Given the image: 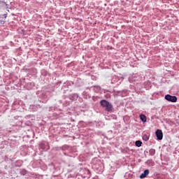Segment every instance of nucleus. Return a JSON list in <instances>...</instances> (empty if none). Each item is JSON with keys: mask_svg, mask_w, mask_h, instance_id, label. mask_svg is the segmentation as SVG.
<instances>
[{"mask_svg": "<svg viewBox=\"0 0 179 179\" xmlns=\"http://www.w3.org/2000/svg\"><path fill=\"white\" fill-rule=\"evenodd\" d=\"M66 149H68V145H63V146L62 147V150H66Z\"/></svg>", "mask_w": 179, "mask_h": 179, "instance_id": "obj_15", "label": "nucleus"}, {"mask_svg": "<svg viewBox=\"0 0 179 179\" xmlns=\"http://www.w3.org/2000/svg\"><path fill=\"white\" fill-rule=\"evenodd\" d=\"M140 119L143 122H146L147 121L146 116L145 115H140Z\"/></svg>", "mask_w": 179, "mask_h": 179, "instance_id": "obj_9", "label": "nucleus"}, {"mask_svg": "<svg viewBox=\"0 0 179 179\" xmlns=\"http://www.w3.org/2000/svg\"><path fill=\"white\" fill-rule=\"evenodd\" d=\"M105 108L106 111H108V112L113 111V104L110 103L109 102Z\"/></svg>", "mask_w": 179, "mask_h": 179, "instance_id": "obj_7", "label": "nucleus"}, {"mask_svg": "<svg viewBox=\"0 0 179 179\" xmlns=\"http://www.w3.org/2000/svg\"><path fill=\"white\" fill-rule=\"evenodd\" d=\"M16 163H17V165H16V166H17V167H20V166H22V164L20 163V161H17Z\"/></svg>", "mask_w": 179, "mask_h": 179, "instance_id": "obj_16", "label": "nucleus"}, {"mask_svg": "<svg viewBox=\"0 0 179 179\" xmlns=\"http://www.w3.org/2000/svg\"><path fill=\"white\" fill-rule=\"evenodd\" d=\"M20 173L21 176H26V174H27V171H26V169H22L20 171Z\"/></svg>", "mask_w": 179, "mask_h": 179, "instance_id": "obj_12", "label": "nucleus"}, {"mask_svg": "<svg viewBox=\"0 0 179 179\" xmlns=\"http://www.w3.org/2000/svg\"><path fill=\"white\" fill-rule=\"evenodd\" d=\"M151 153H155V150H151Z\"/></svg>", "mask_w": 179, "mask_h": 179, "instance_id": "obj_18", "label": "nucleus"}, {"mask_svg": "<svg viewBox=\"0 0 179 179\" xmlns=\"http://www.w3.org/2000/svg\"><path fill=\"white\" fill-rule=\"evenodd\" d=\"M118 80H120V78H118V76H113L112 79L110 80V83L112 85H114V83H117V82H118Z\"/></svg>", "mask_w": 179, "mask_h": 179, "instance_id": "obj_5", "label": "nucleus"}, {"mask_svg": "<svg viewBox=\"0 0 179 179\" xmlns=\"http://www.w3.org/2000/svg\"><path fill=\"white\" fill-rule=\"evenodd\" d=\"M38 106L39 108H41V106H40V105H38Z\"/></svg>", "mask_w": 179, "mask_h": 179, "instance_id": "obj_21", "label": "nucleus"}, {"mask_svg": "<svg viewBox=\"0 0 179 179\" xmlns=\"http://www.w3.org/2000/svg\"><path fill=\"white\" fill-rule=\"evenodd\" d=\"M165 99L167 101H171V103H176L177 101V96L167 94L165 96Z\"/></svg>", "mask_w": 179, "mask_h": 179, "instance_id": "obj_1", "label": "nucleus"}, {"mask_svg": "<svg viewBox=\"0 0 179 179\" xmlns=\"http://www.w3.org/2000/svg\"><path fill=\"white\" fill-rule=\"evenodd\" d=\"M40 149H41L42 150H45V144L44 143H41L39 145Z\"/></svg>", "mask_w": 179, "mask_h": 179, "instance_id": "obj_14", "label": "nucleus"}, {"mask_svg": "<svg viewBox=\"0 0 179 179\" xmlns=\"http://www.w3.org/2000/svg\"><path fill=\"white\" fill-rule=\"evenodd\" d=\"M143 141H149V135H148V134H144V135L143 136Z\"/></svg>", "mask_w": 179, "mask_h": 179, "instance_id": "obj_13", "label": "nucleus"}, {"mask_svg": "<svg viewBox=\"0 0 179 179\" xmlns=\"http://www.w3.org/2000/svg\"><path fill=\"white\" fill-rule=\"evenodd\" d=\"M110 102H108L107 100H101L100 101V105L101 106V107H103V108H106V106H108V104Z\"/></svg>", "mask_w": 179, "mask_h": 179, "instance_id": "obj_6", "label": "nucleus"}, {"mask_svg": "<svg viewBox=\"0 0 179 179\" xmlns=\"http://www.w3.org/2000/svg\"><path fill=\"white\" fill-rule=\"evenodd\" d=\"M7 16H8L7 14H3V15H2V17H4V19H6Z\"/></svg>", "mask_w": 179, "mask_h": 179, "instance_id": "obj_17", "label": "nucleus"}, {"mask_svg": "<svg viewBox=\"0 0 179 179\" xmlns=\"http://www.w3.org/2000/svg\"><path fill=\"white\" fill-rule=\"evenodd\" d=\"M88 171V173H90V171Z\"/></svg>", "mask_w": 179, "mask_h": 179, "instance_id": "obj_22", "label": "nucleus"}, {"mask_svg": "<svg viewBox=\"0 0 179 179\" xmlns=\"http://www.w3.org/2000/svg\"><path fill=\"white\" fill-rule=\"evenodd\" d=\"M135 145L137 146L138 148H141V146H142V141H136L135 142Z\"/></svg>", "mask_w": 179, "mask_h": 179, "instance_id": "obj_11", "label": "nucleus"}, {"mask_svg": "<svg viewBox=\"0 0 179 179\" xmlns=\"http://www.w3.org/2000/svg\"><path fill=\"white\" fill-rule=\"evenodd\" d=\"M2 22H3V21H2L1 20H0V23H2Z\"/></svg>", "mask_w": 179, "mask_h": 179, "instance_id": "obj_20", "label": "nucleus"}, {"mask_svg": "<svg viewBox=\"0 0 179 179\" xmlns=\"http://www.w3.org/2000/svg\"><path fill=\"white\" fill-rule=\"evenodd\" d=\"M148 176H149V169L145 170L143 173L140 176V178H146Z\"/></svg>", "mask_w": 179, "mask_h": 179, "instance_id": "obj_3", "label": "nucleus"}, {"mask_svg": "<svg viewBox=\"0 0 179 179\" xmlns=\"http://www.w3.org/2000/svg\"><path fill=\"white\" fill-rule=\"evenodd\" d=\"M155 135L158 141H162L163 139V131L160 129H157L155 132Z\"/></svg>", "mask_w": 179, "mask_h": 179, "instance_id": "obj_2", "label": "nucleus"}, {"mask_svg": "<svg viewBox=\"0 0 179 179\" xmlns=\"http://www.w3.org/2000/svg\"><path fill=\"white\" fill-rule=\"evenodd\" d=\"M25 1V2H29V1H30V0H24Z\"/></svg>", "mask_w": 179, "mask_h": 179, "instance_id": "obj_19", "label": "nucleus"}, {"mask_svg": "<svg viewBox=\"0 0 179 179\" xmlns=\"http://www.w3.org/2000/svg\"><path fill=\"white\" fill-rule=\"evenodd\" d=\"M71 100H73L74 101L79 99V95L78 94H71L69 95Z\"/></svg>", "mask_w": 179, "mask_h": 179, "instance_id": "obj_4", "label": "nucleus"}, {"mask_svg": "<svg viewBox=\"0 0 179 179\" xmlns=\"http://www.w3.org/2000/svg\"><path fill=\"white\" fill-rule=\"evenodd\" d=\"M0 6H6L8 8V3L3 0H0Z\"/></svg>", "mask_w": 179, "mask_h": 179, "instance_id": "obj_10", "label": "nucleus"}, {"mask_svg": "<svg viewBox=\"0 0 179 179\" xmlns=\"http://www.w3.org/2000/svg\"><path fill=\"white\" fill-rule=\"evenodd\" d=\"M129 82L130 83H135V76H134V74L129 77Z\"/></svg>", "mask_w": 179, "mask_h": 179, "instance_id": "obj_8", "label": "nucleus"}]
</instances>
